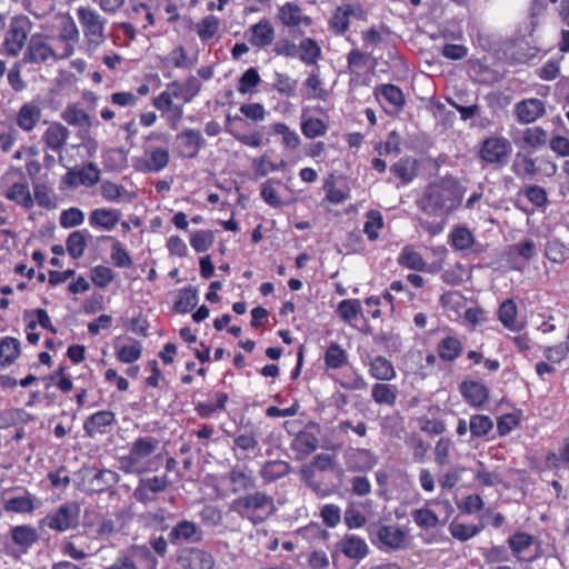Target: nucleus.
<instances>
[{
    "mask_svg": "<svg viewBox=\"0 0 569 569\" xmlns=\"http://www.w3.org/2000/svg\"><path fill=\"white\" fill-rule=\"evenodd\" d=\"M10 537L14 545L21 547L24 551L31 548L39 540L38 531L29 525H19L10 529Z\"/></svg>",
    "mask_w": 569,
    "mask_h": 569,
    "instance_id": "c756f323",
    "label": "nucleus"
},
{
    "mask_svg": "<svg viewBox=\"0 0 569 569\" xmlns=\"http://www.w3.org/2000/svg\"><path fill=\"white\" fill-rule=\"evenodd\" d=\"M291 471V467L283 460H269L260 469V476L266 482H273L286 477Z\"/></svg>",
    "mask_w": 569,
    "mask_h": 569,
    "instance_id": "72a5a7b5",
    "label": "nucleus"
},
{
    "mask_svg": "<svg viewBox=\"0 0 569 569\" xmlns=\"http://www.w3.org/2000/svg\"><path fill=\"white\" fill-rule=\"evenodd\" d=\"M116 278L114 271L107 266L98 264L91 268L90 279L98 288H107Z\"/></svg>",
    "mask_w": 569,
    "mask_h": 569,
    "instance_id": "8fccbe9b",
    "label": "nucleus"
},
{
    "mask_svg": "<svg viewBox=\"0 0 569 569\" xmlns=\"http://www.w3.org/2000/svg\"><path fill=\"white\" fill-rule=\"evenodd\" d=\"M170 485L168 476H153L151 478H142L133 490V498L143 505L156 501L157 495L164 491Z\"/></svg>",
    "mask_w": 569,
    "mask_h": 569,
    "instance_id": "1a4fd4ad",
    "label": "nucleus"
},
{
    "mask_svg": "<svg viewBox=\"0 0 569 569\" xmlns=\"http://www.w3.org/2000/svg\"><path fill=\"white\" fill-rule=\"evenodd\" d=\"M398 263L406 268L423 271L426 262L421 254L411 247H405L398 258Z\"/></svg>",
    "mask_w": 569,
    "mask_h": 569,
    "instance_id": "a18cd8bd",
    "label": "nucleus"
},
{
    "mask_svg": "<svg viewBox=\"0 0 569 569\" xmlns=\"http://www.w3.org/2000/svg\"><path fill=\"white\" fill-rule=\"evenodd\" d=\"M193 66V61L188 57V53L183 46L179 44L174 47L167 56L160 58L159 68L162 71V76L167 79L172 78V69H190Z\"/></svg>",
    "mask_w": 569,
    "mask_h": 569,
    "instance_id": "f3484780",
    "label": "nucleus"
},
{
    "mask_svg": "<svg viewBox=\"0 0 569 569\" xmlns=\"http://www.w3.org/2000/svg\"><path fill=\"white\" fill-rule=\"evenodd\" d=\"M157 559L151 553L136 559L132 556H120L107 569H157Z\"/></svg>",
    "mask_w": 569,
    "mask_h": 569,
    "instance_id": "cd10ccee",
    "label": "nucleus"
},
{
    "mask_svg": "<svg viewBox=\"0 0 569 569\" xmlns=\"http://www.w3.org/2000/svg\"><path fill=\"white\" fill-rule=\"evenodd\" d=\"M23 319H33L37 326H40L41 328L49 330L52 333H57V329L52 325L51 319L46 309H27L23 312Z\"/></svg>",
    "mask_w": 569,
    "mask_h": 569,
    "instance_id": "680f3d73",
    "label": "nucleus"
},
{
    "mask_svg": "<svg viewBox=\"0 0 569 569\" xmlns=\"http://www.w3.org/2000/svg\"><path fill=\"white\" fill-rule=\"evenodd\" d=\"M159 446V440L147 436L137 438L130 446L129 453L121 458L122 469L132 471L142 460L150 457Z\"/></svg>",
    "mask_w": 569,
    "mask_h": 569,
    "instance_id": "6e6552de",
    "label": "nucleus"
},
{
    "mask_svg": "<svg viewBox=\"0 0 569 569\" xmlns=\"http://www.w3.org/2000/svg\"><path fill=\"white\" fill-rule=\"evenodd\" d=\"M170 161L169 150L162 147L147 149L137 168L146 173L162 171Z\"/></svg>",
    "mask_w": 569,
    "mask_h": 569,
    "instance_id": "dca6fc26",
    "label": "nucleus"
},
{
    "mask_svg": "<svg viewBox=\"0 0 569 569\" xmlns=\"http://www.w3.org/2000/svg\"><path fill=\"white\" fill-rule=\"evenodd\" d=\"M511 153V144L505 138H487L481 146L480 157L488 163L505 164Z\"/></svg>",
    "mask_w": 569,
    "mask_h": 569,
    "instance_id": "9d476101",
    "label": "nucleus"
},
{
    "mask_svg": "<svg viewBox=\"0 0 569 569\" xmlns=\"http://www.w3.org/2000/svg\"><path fill=\"white\" fill-rule=\"evenodd\" d=\"M227 479L231 485L232 493H247L249 490L256 489V480L251 471L243 468H231V470L228 472Z\"/></svg>",
    "mask_w": 569,
    "mask_h": 569,
    "instance_id": "a878e982",
    "label": "nucleus"
},
{
    "mask_svg": "<svg viewBox=\"0 0 569 569\" xmlns=\"http://www.w3.org/2000/svg\"><path fill=\"white\" fill-rule=\"evenodd\" d=\"M198 303V290L189 286L180 290L177 300L174 301V309L179 313L190 312Z\"/></svg>",
    "mask_w": 569,
    "mask_h": 569,
    "instance_id": "79ce46f5",
    "label": "nucleus"
},
{
    "mask_svg": "<svg viewBox=\"0 0 569 569\" xmlns=\"http://www.w3.org/2000/svg\"><path fill=\"white\" fill-rule=\"evenodd\" d=\"M69 136L70 131L67 127L60 122H52L48 126L41 139L47 149L53 152H60L63 149Z\"/></svg>",
    "mask_w": 569,
    "mask_h": 569,
    "instance_id": "4be33fe9",
    "label": "nucleus"
},
{
    "mask_svg": "<svg viewBox=\"0 0 569 569\" xmlns=\"http://www.w3.org/2000/svg\"><path fill=\"white\" fill-rule=\"evenodd\" d=\"M366 222L363 232L370 241H376L379 237L380 230L383 228V218L380 211L369 210L366 214Z\"/></svg>",
    "mask_w": 569,
    "mask_h": 569,
    "instance_id": "de8ad7c7",
    "label": "nucleus"
},
{
    "mask_svg": "<svg viewBox=\"0 0 569 569\" xmlns=\"http://www.w3.org/2000/svg\"><path fill=\"white\" fill-rule=\"evenodd\" d=\"M278 20L287 28L293 29L300 26L310 27L312 18L303 13L302 8L295 1H287L279 7Z\"/></svg>",
    "mask_w": 569,
    "mask_h": 569,
    "instance_id": "4468645a",
    "label": "nucleus"
},
{
    "mask_svg": "<svg viewBox=\"0 0 569 569\" xmlns=\"http://www.w3.org/2000/svg\"><path fill=\"white\" fill-rule=\"evenodd\" d=\"M20 341L13 337H3L0 339V367L12 365L20 356Z\"/></svg>",
    "mask_w": 569,
    "mask_h": 569,
    "instance_id": "e433bc0d",
    "label": "nucleus"
},
{
    "mask_svg": "<svg viewBox=\"0 0 569 569\" xmlns=\"http://www.w3.org/2000/svg\"><path fill=\"white\" fill-rule=\"evenodd\" d=\"M568 249L558 239L548 240L545 248V256L555 263H562L567 259Z\"/></svg>",
    "mask_w": 569,
    "mask_h": 569,
    "instance_id": "052dcab7",
    "label": "nucleus"
},
{
    "mask_svg": "<svg viewBox=\"0 0 569 569\" xmlns=\"http://www.w3.org/2000/svg\"><path fill=\"white\" fill-rule=\"evenodd\" d=\"M515 112L519 122L531 123L545 114L546 108L540 99L531 98L518 102Z\"/></svg>",
    "mask_w": 569,
    "mask_h": 569,
    "instance_id": "5701e85b",
    "label": "nucleus"
},
{
    "mask_svg": "<svg viewBox=\"0 0 569 569\" xmlns=\"http://www.w3.org/2000/svg\"><path fill=\"white\" fill-rule=\"evenodd\" d=\"M41 108L33 103L22 104L17 113L16 122L26 132L32 131L41 119Z\"/></svg>",
    "mask_w": 569,
    "mask_h": 569,
    "instance_id": "bb28decb",
    "label": "nucleus"
},
{
    "mask_svg": "<svg viewBox=\"0 0 569 569\" xmlns=\"http://www.w3.org/2000/svg\"><path fill=\"white\" fill-rule=\"evenodd\" d=\"M89 231L87 229L72 231L66 240V250L72 259H80L88 247Z\"/></svg>",
    "mask_w": 569,
    "mask_h": 569,
    "instance_id": "473e14b6",
    "label": "nucleus"
},
{
    "mask_svg": "<svg viewBox=\"0 0 569 569\" xmlns=\"http://www.w3.org/2000/svg\"><path fill=\"white\" fill-rule=\"evenodd\" d=\"M201 81L190 74L183 82L173 80L166 86V90L152 98V106L161 112L171 130H177L183 118V106L173 103V99L191 102L201 90Z\"/></svg>",
    "mask_w": 569,
    "mask_h": 569,
    "instance_id": "f257e3e1",
    "label": "nucleus"
},
{
    "mask_svg": "<svg viewBox=\"0 0 569 569\" xmlns=\"http://www.w3.org/2000/svg\"><path fill=\"white\" fill-rule=\"evenodd\" d=\"M499 320L511 330L516 329L517 306L511 299L505 300L499 307Z\"/></svg>",
    "mask_w": 569,
    "mask_h": 569,
    "instance_id": "69168bd1",
    "label": "nucleus"
},
{
    "mask_svg": "<svg viewBox=\"0 0 569 569\" xmlns=\"http://www.w3.org/2000/svg\"><path fill=\"white\" fill-rule=\"evenodd\" d=\"M30 20L24 17H16L11 20L6 33L3 48L8 56L17 57L23 49L30 32Z\"/></svg>",
    "mask_w": 569,
    "mask_h": 569,
    "instance_id": "0eeeda50",
    "label": "nucleus"
},
{
    "mask_svg": "<svg viewBox=\"0 0 569 569\" xmlns=\"http://www.w3.org/2000/svg\"><path fill=\"white\" fill-rule=\"evenodd\" d=\"M318 438L308 430H300L292 440V449L302 456H309L318 448Z\"/></svg>",
    "mask_w": 569,
    "mask_h": 569,
    "instance_id": "58836bf2",
    "label": "nucleus"
},
{
    "mask_svg": "<svg viewBox=\"0 0 569 569\" xmlns=\"http://www.w3.org/2000/svg\"><path fill=\"white\" fill-rule=\"evenodd\" d=\"M323 361L327 369H340L348 362V355L346 350L337 342H331L323 356Z\"/></svg>",
    "mask_w": 569,
    "mask_h": 569,
    "instance_id": "ea45409f",
    "label": "nucleus"
},
{
    "mask_svg": "<svg viewBox=\"0 0 569 569\" xmlns=\"http://www.w3.org/2000/svg\"><path fill=\"white\" fill-rule=\"evenodd\" d=\"M418 162L416 159H405L399 161L395 167L393 171L398 178L401 179L402 183L412 181L417 174Z\"/></svg>",
    "mask_w": 569,
    "mask_h": 569,
    "instance_id": "0e129e2a",
    "label": "nucleus"
},
{
    "mask_svg": "<svg viewBox=\"0 0 569 569\" xmlns=\"http://www.w3.org/2000/svg\"><path fill=\"white\" fill-rule=\"evenodd\" d=\"M116 423V412L108 409L99 410L83 420V431L86 437L94 439L97 436L107 433Z\"/></svg>",
    "mask_w": 569,
    "mask_h": 569,
    "instance_id": "9b49d317",
    "label": "nucleus"
},
{
    "mask_svg": "<svg viewBox=\"0 0 569 569\" xmlns=\"http://www.w3.org/2000/svg\"><path fill=\"white\" fill-rule=\"evenodd\" d=\"M350 18L366 20L367 12L360 3H343L332 12L328 26L335 36H343L349 30Z\"/></svg>",
    "mask_w": 569,
    "mask_h": 569,
    "instance_id": "423d86ee",
    "label": "nucleus"
},
{
    "mask_svg": "<svg viewBox=\"0 0 569 569\" xmlns=\"http://www.w3.org/2000/svg\"><path fill=\"white\" fill-rule=\"evenodd\" d=\"M338 549L349 559L361 560L367 557L369 548L365 539L356 535H346L338 543Z\"/></svg>",
    "mask_w": 569,
    "mask_h": 569,
    "instance_id": "393cba45",
    "label": "nucleus"
},
{
    "mask_svg": "<svg viewBox=\"0 0 569 569\" xmlns=\"http://www.w3.org/2000/svg\"><path fill=\"white\" fill-rule=\"evenodd\" d=\"M230 511L253 526L266 522L274 512V498L266 491L254 490L234 498Z\"/></svg>",
    "mask_w": 569,
    "mask_h": 569,
    "instance_id": "f03ea898",
    "label": "nucleus"
},
{
    "mask_svg": "<svg viewBox=\"0 0 569 569\" xmlns=\"http://www.w3.org/2000/svg\"><path fill=\"white\" fill-rule=\"evenodd\" d=\"M177 152L180 157L186 159H193L198 157L200 150L206 141L199 130L183 129L176 137Z\"/></svg>",
    "mask_w": 569,
    "mask_h": 569,
    "instance_id": "f8f14e48",
    "label": "nucleus"
},
{
    "mask_svg": "<svg viewBox=\"0 0 569 569\" xmlns=\"http://www.w3.org/2000/svg\"><path fill=\"white\" fill-rule=\"evenodd\" d=\"M361 303L358 299H345L340 301L337 307V313L339 317L349 323L357 320L361 315Z\"/></svg>",
    "mask_w": 569,
    "mask_h": 569,
    "instance_id": "49530a36",
    "label": "nucleus"
},
{
    "mask_svg": "<svg viewBox=\"0 0 569 569\" xmlns=\"http://www.w3.org/2000/svg\"><path fill=\"white\" fill-rule=\"evenodd\" d=\"M112 264L117 268H130L133 263L131 256L123 244L114 240L110 252Z\"/></svg>",
    "mask_w": 569,
    "mask_h": 569,
    "instance_id": "bf43d9fd",
    "label": "nucleus"
},
{
    "mask_svg": "<svg viewBox=\"0 0 569 569\" xmlns=\"http://www.w3.org/2000/svg\"><path fill=\"white\" fill-rule=\"evenodd\" d=\"M61 117L68 124L74 127H83L90 122L89 114L76 104L67 106Z\"/></svg>",
    "mask_w": 569,
    "mask_h": 569,
    "instance_id": "3c124183",
    "label": "nucleus"
},
{
    "mask_svg": "<svg viewBox=\"0 0 569 569\" xmlns=\"http://www.w3.org/2000/svg\"><path fill=\"white\" fill-rule=\"evenodd\" d=\"M270 130L281 137L280 143L286 150H296L301 143L299 134L284 122L272 123Z\"/></svg>",
    "mask_w": 569,
    "mask_h": 569,
    "instance_id": "c9c22d12",
    "label": "nucleus"
},
{
    "mask_svg": "<svg viewBox=\"0 0 569 569\" xmlns=\"http://www.w3.org/2000/svg\"><path fill=\"white\" fill-rule=\"evenodd\" d=\"M178 562L184 569H212L214 559L212 555L200 548H184L178 556Z\"/></svg>",
    "mask_w": 569,
    "mask_h": 569,
    "instance_id": "2eb2a0df",
    "label": "nucleus"
},
{
    "mask_svg": "<svg viewBox=\"0 0 569 569\" xmlns=\"http://www.w3.org/2000/svg\"><path fill=\"white\" fill-rule=\"evenodd\" d=\"M6 511L27 513L34 509L33 498L31 496L12 497L4 502Z\"/></svg>",
    "mask_w": 569,
    "mask_h": 569,
    "instance_id": "13d9d810",
    "label": "nucleus"
},
{
    "mask_svg": "<svg viewBox=\"0 0 569 569\" xmlns=\"http://www.w3.org/2000/svg\"><path fill=\"white\" fill-rule=\"evenodd\" d=\"M299 59L308 66L316 64L321 57V48L312 38L302 39L299 43Z\"/></svg>",
    "mask_w": 569,
    "mask_h": 569,
    "instance_id": "a19ab883",
    "label": "nucleus"
},
{
    "mask_svg": "<svg viewBox=\"0 0 569 569\" xmlns=\"http://www.w3.org/2000/svg\"><path fill=\"white\" fill-rule=\"evenodd\" d=\"M84 222V212L77 208L71 207L62 210L59 218V223L63 229H71L81 226Z\"/></svg>",
    "mask_w": 569,
    "mask_h": 569,
    "instance_id": "4d7b16f0",
    "label": "nucleus"
},
{
    "mask_svg": "<svg viewBox=\"0 0 569 569\" xmlns=\"http://www.w3.org/2000/svg\"><path fill=\"white\" fill-rule=\"evenodd\" d=\"M33 200L39 207L44 209L56 208V198L52 189L46 183H37L33 187Z\"/></svg>",
    "mask_w": 569,
    "mask_h": 569,
    "instance_id": "09e8293b",
    "label": "nucleus"
},
{
    "mask_svg": "<svg viewBox=\"0 0 569 569\" xmlns=\"http://www.w3.org/2000/svg\"><path fill=\"white\" fill-rule=\"evenodd\" d=\"M274 183L280 184L281 181L274 179H268L267 181H264L261 184L260 196L268 206L272 208H280L282 207L283 202L278 191L273 187Z\"/></svg>",
    "mask_w": 569,
    "mask_h": 569,
    "instance_id": "864d4df0",
    "label": "nucleus"
},
{
    "mask_svg": "<svg viewBox=\"0 0 569 569\" xmlns=\"http://www.w3.org/2000/svg\"><path fill=\"white\" fill-rule=\"evenodd\" d=\"M168 538L173 545L180 542L199 543L203 539V532L196 522L184 519L171 529Z\"/></svg>",
    "mask_w": 569,
    "mask_h": 569,
    "instance_id": "a211bd4d",
    "label": "nucleus"
},
{
    "mask_svg": "<svg viewBox=\"0 0 569 569\" xmlns=\"http://www.w3.org/2000/svg\"><path fill=\"white\" fill-rule=\"evenodd\" d=\"M329 129V122L310 114L309 108H303L300 117V130L305 138L316 139L323 137Z\"/></svg>",
    "mask_w": 569,
    "mask_h": 569,
    "instance_id": "aec40b11",
    "label": "nucleus"
},
{
    "mask_svg": "<svg viewBox=\"0 0 569 569\" xmlns=\"http://www.w3.org/2000/svg\"><path fill=\"white\" fill-rule=\"evenodd\" d=\"M121 212L112 208H97L89 214V224L94 229L111 231L119 223Z\"/></svg>",
    "mask_w": 569,
    "mask_h": 569,
    "instance_id": "b1692460",
    "label": "nucleus"
},
{
    "mask_svg": "<svg viewBox=\"0 0 569 569\" xmlns=\"http://www.w3.org/2000/svg\"><path fill=\"white\" fill-rule=\"evenodd\" d=\"M214 242V234L211 230H197L190 237V244L196 252H206Z\"/></svg>",
    "mask_w": 569,
    "mask_h": 569,
    "instance_id": "5fc2aeb1",
    "label": "nucleus"
},
{
    "mask_svg": "<svg viewBox=\"0 0 569 569\" xmlns=\"http://www.w3.org/2000/svg\"><path fill=\"white\" fill-rule=\"evenodd\" d=\"M538 159L518 153L512 164V170L518 177L532 178L538 173Z\"/></svg>",
    "mask_w": 569,
    "mask_h": 569,
    "instance_id": "c03bdc74",
    "label": "nucleus"
},
{
    "mask_svg": "<svg viewBox=\"0 0 569 569\" xmlns=\"http://www.w3.org/2000/svg\"><path fill=\"white\" fill-rule=\"evenodd\" d=\"M142 348L140 342L134 341L131 345L122 346L117 349L116 356L120 362L133 363L141 358Z\"/></svg>",
    "mask_w": 569,
    "mask_h": 569,
    "instance_id": "774afa93",
    "label": "nucleus"
},
{
    "mask_svg": "<svg viewBox=\"0 0 569 569\" xmlns=\"http://www.w3.org/2000/svg\"><path fill=\"white\" fill-rule=\"evenodd\" d=\"M288 162L281 159L279 162H273L267 152L252 160V169L256 177H266L274 171H284Z\"/></svg>",
    "mask_w": 569,
    "mask_h": 569,
    "instance_id": "f704fd0d",
    "label": "nucleus"
},
{
    "mask_svg": "<svg viewBox=\"0 0 569 569\" xmlns=\"http://www.w3.org/2000/svg\"><path fill=\"white\" fill-rule=\"evenodd\" d=\"M438 355L445 361H452L462 351L461 342L456 337H446L438 345Z\"/></svg>",
    "mask_w": 569,
    "mask_h": 569,
    "instance_id": "37998d69",
    "label": "nucleus"
},
{
    "mask_svg": "<svg viewBox=\"0 0 569 569\" xmlns=\"http://www.w3.org/2000/svg\"><path fill=\"white\" fill-rule=\"evenodd\" d=\"M460 391L465 399L475 407L482 406L488 399V389L480 382L463 381Z\"/></svg>",
    "mask_w": 569,
    "mask_h": 569,
    "instance_id": "2f4dec72",
    "label": "nucleus"
},
{
    "mask_svg": "<svg viewBox=\"0 0 569 569\" xmlns=\"http://www.w3.org/2000/svg\"><path fill=\"white\" fill-rule=\"evenodd\" d=\"M100 193L102 198L108 202H118L127 193V190L121 184L106 180L100 186Z\"/></svg>",
    "mask_w": 569,
    "mask_h": 569,
    "instance_id": "338daca9",
    "label": "nucleus"
},
{
    "mask_svg": "<svg viewBox=\"0 0 569 569\" xmlns=\"http://www.w3.org/2000/svg\"><path fill=\"white\" fill-rule=\"evenodd\" d=\"M522 139L526 146L538 149L547 143L548 134L541 127H531L523 131Z\"/></svg>",
    "mask_w": 569,
    "mask_h": 569,
    "instance_id": "6e6d98bb",
    "label": "nucleus"
},
{
    "mask_svg": "<svg viewBox=\"0 0 569 569\" xmlns=\"http://www.w3.org/2000/svg\"><path fill=\"white\" fill-rule=\"evenodd\" d=\"M80 507L76 502L59 506L48 513L40 523L57 532H64L79 526Z\"/></svg>",
    "mask_w": 569,
    "mask_h": 569,
    "instance_id": "39448f33",
    "label": "nucleus"
},
{
    "mask_svg": "<svg viewBox=\"0 0 569 569\" xmlns=\"http://www.w3.org/2000/svg\"><path fill=\"white\" fill-rule=\"evenodd\" d=\"M249 43L258 49H264L274 41V28L268 19H261L250 27Z\"/></svg>",
    "mask_w": 569,
    "mask_h": 569,
    "instance_id": "412c9836",
    "label": "nucleus"
},
{
    "mask_svg": "<svg viewBox=\"0 0 569 569\" xmlns=\"http://www.w3.org/2000/svg\"><path fill=\"white\" fill-rule=\"evenodd\" d=\"M460 201L461 197L455 187L436 184L428 188L422 208L426 211L449 213L460 204Z\"/></svg>",
    "mask_w": 569,
    "mask_h": 569,
    "instance_id": "7ed1b4c3",
    "label": "nucleus"
},
{
    "mask_svg": "<svg viewBox=\"0 0 569 569\" xmlns=\"http://www.w3.org/2000/svg\"><path fill=\"white\" fill-rule=\"evenodd\" d=\"M219 19L212 14L206 16L197 23V34L201 41H208L219 30Z\"/></svg>",
    "mask_w": 569,
    "mask_h": 569,
    "instance_id": "603ef678",
    "label": "nucleus"
},
{
    "mask_svg": "<svg viewBox=\"0 0 569 569\" xmlns=\"http://www.w3.org/2000/svg\"><path fill=\"white\" fill-rule=\"evenodd\" d=\"M199 518L203 526L207 527H218L223 521V516L219 507L213 505H206L200 511H199Z\"/></svg>",
    "mask_w": 569,
    "mask_h": 569,
    "instance_id": "e2e57ef3",
    "label": "nucleus"
},
{
    "mask_svg": "<svg viewBox=\"0 0 569 569\" xmlns=\"http://www.w3.org/2000/svg\"><path fill=\"white\" fill-rule=\"evenodd\" d=\"M52 52L48 38L41 33H36L31 36L24 60L32 63H42L52 58Z\"/></svg>",
    "mask_w": 569,
    "mask_h": 569,
    "instance_id": "6ab92c4d",
    "label": "nucleus"
},
{
    "mask_svg": "<svg viewBox=\"0 0 569 569\" xmlns=\"http://www.w3.org/2000/svg\"><path fill=\"white\" fill-rule=\"evenodd\" d=\"M305 99L307 100H322L327 101L330 97V91L325 88L323 81L321 80L318 71L309 73L308 78L303 82Z\"/></svg>",
    "mask_w": 569,
    "mask_h": 569,
    "instance_id": "7c9ffc66",
    "label": "nucleus"
},
{
    "mask_svg": "<svg viewBox=\"0 0 569 569\" xmlns=\"http://www.w3.org/2000/svg\"><path fill=\"white\" fill-rule=\"evenodd\" d=\"M4 197L27 210L31 209L34 204L33 197L27 182L12 183L4 191Z\"/></svg>",
    "mask_w": 569,
    "mask_h": 569,
    "instance_id": "c85d7f7f",
    "label": "nucleus"
},
{
    "mask_svg": "<svg viewBox=\"0 0 569 569\" xmlns=\"http://www.w3.org/2000/svg\"><path fill=\"white\" fill-rule=\"evenodd\" d=\"M77 17L88 48L97 49L106 41L104 29L107 21L97 11L86 7H80L77 10Z\"/></svg>",
    "mask_w": 569,
    "mask_h": 569,
    "instance_id": "20e7f679",
    "label": "nucleus"
},
{
    "mask_svg": "<svg viewBox=\"0 0 569 569\" xmlns=\"http://www.w3.org/2000/svg\"><path fill=\"white\" fill-rule=\"evenodd\" d=\"M229 395L224 391H214L210 393L207 400L194 403V411L201 419H211L218 417L227 410Z\"/></svg>",
    "mask_w": 569,
    "mask_h": 569,
    "instance_id": "ddd939ff",
    "label": "nucleus"
},
{
    "mask_svg": "<svg viewBox=\"0 0 569 569\" xmlns=\"http://www.w3.org/2000/svg\"><path fill=\"white\" fill-rule=\"evenodd\" d=\"M129 18L134 24L139 26L143 30L154 26L156 23L151 8L143 2H139L131 7L129 10Z\"/></svg>",
    "mask_w": 569,
    "mask_h": 569,
    "instance_id": "4c0bfd02",
    "label": "nucleus"
}]
</instances>
